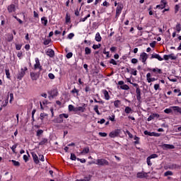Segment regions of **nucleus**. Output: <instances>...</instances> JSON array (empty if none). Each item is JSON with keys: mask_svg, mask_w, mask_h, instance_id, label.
I'll use <instances>...</instances> for the list:
<instances>
[{"mask_svg": "<svg viewBox=\"0 0 181 181\" xmlns=\"http://www.w3.org/2000/svg\"><path fill=\"white\" fill-rule=\"evenodd\" d=\"M49 94L51 97H56L57 96V94H59V92L57 91V89H53L49 92Z\"/></svg>", "mask_w": 181, "mask_h": 181, "instance_id": "2eb2a0df", "label": "nucleus"}, {"mask_svg": "<svg viewBox=\"0 0 181 181\" xmlns=\"http://www.w3.org/2000/svg\"><path fill=\"white\" fill-rule=\"evenodd\" d=\"M76 159H77V158L76 157V154L71 153V160H76Z\"/></svg>", "mask_w": 181, "mask_h": 181, "instance_id": "de8ad7c7", "label": "nucleus"}, {"mask_svg": "<svg viewBox=\"0 0 181 181\" xmlns=\"http://www.w3.org/2000/svg\"><path fill=\"white\" fill-rule=\"evenodd\" d=\"M140 59H141L142 63L146 64V60H148V54H146V52L141 53V54L140 55Z\"/></svg>", "mask_w": 181, "mask_h": 181, "instance_id": "1a4fd4ad", "label": "nucleus"}, {"mask_svg": "<svg viewBox=\"0 0 181 181\" xmlns=\"http://www.w3.org/2000/svg\"><path fill=\"white\" fill-rule=\"evenodd\" d=\"M91 175H89L87 177H84V179L83 180V181H90L91 180Z\"/></svg>", "mask_w": 181, "mask_h": 181, "instance_id": "e433bc0d", "label": "nucleus"}, {"mask_svg": "<svg viewBox=\"0 0 181 181\" xmlns=\"http://www.w3.org/2000/svg\"><path fill=\"white\" fill-rule=\"evenodd\" d=\"M164 112H165V114H170V112H172V109L167 108L164 110Z\"/></svg>", "mask_w": 181, "mask_h": 181, "instance_id": "4d7b16f0", "label": "nucleus"}, {"mask_svg": "<svg viewBox=\"0 0 181 181\" xmlns=\"http://www.w3.org/2000/svg\"><path fill=\"white\" fill-rule=\"evenodd\" d=\"M70 20H71L70 16H69V14L66 13V23H69V22H70Z\"/></svg>", "mask_w": 181, "mask_h": 181, "instance_id": "8fccbe9b", "label": "nucleus"}, {"mask_svg": "<svg viewBox=\"0 0 181 181\" xmlns=\"http://www.w3.org/2000/svg\"><path fill=\"white\" fill-rule=\"evenodd\" d=\"M100 47H101V44L93 45V49H94V50H96V49H100Z\"/></svg>", "mask_w": 181, "mask_h": 181, "instance_id": "58836bf2", "label": "nucleus"}, {"mask_svg": "<svg viewBox=\"0 0 181 181\" xmlns=\"http://www.w3.org/2000/svg\"><path fill=\"white\" fill-rule=\"evenodd\" d=\"M71 57H73V52H69L66 54V59H71Z\"/></svg>", "mask_w": 181, "mask_h": 181, "instance_id": "603ef678", "label": "nucleus"}, {"mask_svg": "<svg viewBox=\"0 0 181 181\" xmlns=\"http://www.w3.org/2000/svg\"><path fill=\"white\" fill-rule=\"evenodd\" d=\"M150 159H155V158H158V154H152L150 156H148Z\"/></svg>", "mask_w": 181, "mask_h": 181, "instance_id": "6e6d98bb", "label": "nucleus"}, {"mask_svg": "<svg viewBox=\"0 0 181 181\" xmlns=\"http://www.w3.org/2000/svg\"><path fill=\"white\" fill-rule=\"evenodd\" d=\"M69 111H74V112H76V107H74L73 105H69Z\"/></svg>", "mask_w": 181, "mask_h": 181, "instance_id": "473e14b6", "label": "nucleus"}, {"mask_svg": "<svg viewBox=\"0 0 181 181\" xmlns=\"http://www.w3.org/2000/svg\"><path fill=\"white\" fill-rule=\"evenodd\" d=\"M120 88L122 90H129V86L128 85H122V86H120Z\"/></svg>", "mask_w": 181, "mask_h": 181, "instance_id": "72a5a7b5", "label": "nucleus"}, {"mask_svg": "<svg viewBox=\"0 0 181 181\" xmlns=\"http://www.w3.org/2000/svg\"><path fill=\"white\" fill-rule=\"evenodd\" d=\"M168 59H170L171 60H176V57L173 55V54L168 55Z\"/></svg>", "mask_w": 181, "mask_h": 181, "instance_id": "a19ab883", "label": "nucleus"}, {"mask_svg": "<svg viewBox=\"0 0 181 181\" xmlns=\"http://www.w3.org/2000/svg\"><path fill=\"white\" fill-rule=\"evenodd\" d=\"M96 165H98L99 166H109L110 162L104 158H100L96 160Z\"/></svg>", "mask_w": 181, "mask_h": 181, "instance_id": "f257e3e1", "label": "nucleus"}, {"mask_svg": "<svg viewBox=\"0 0 181 181\" xmlns=\"http://www.w3.org/2000/svg\"><path fill=\"white\" fill-rule=\"evenodd\" d=\"M78 111H81V112H84L86 111V107L81 106L75 107V112H78Z\"/></svg>", "mask_w": 181, "mask_h": 181, "instance_id": "a211bd4d", "label": "nucleus"}, {"mask_svg": "<svg viewBox=\"0 0 181 181\" xmlns=\"http://www.w3.org/2000/svg\"><path fill=\"white\" fill-rule=\"evenodd\" d=\"M114 105L116 108H119V105H121V101L120 100H115L114 102Z\"/></svg>", "mask_w": 181, "mask_h": 181, "instance_id": "cd10ccee", "label": "nucleus"}, {"mask_svg": "<svg viewBox=\"0 0 181 181\" xmlns=\"http://www.w3.org/2000/svg\"><path fill=\"white\" fill-rule=\"evenodd\" d=\"M161 2L163 4V5H158L156 8H160V9H163L166 6V1L165 0H161Z\"/></svg>", "mask_w": 181, "mask_h": 181, "instance_id": "5701e85b", "label": "nucleus"}, {"mask_svg": "<svg viewBox=\"0 0 181 181\" xmlns=\"http://www.w3.org/2000/svg\"><path fill=\"white\" fill-rule=\"evenodd\" d=\"M8 98H9V96H8V98H7V99H6V100H5V104H4L3 105H2V107H6L7 105H8Z\"/></svg>", "mask_w": 181, "mask_h": 181, "instance_id": "052dcab7", "label": "nucleus"}, {"mask_svg": "<svg viewBox=\"0 0 181 181\" xmlns=\"http://www.w3.org/2000/svg\"><path fill=\"white\" fill-rule=\"evenodd\" d=\"M13 100V93H10V101L9 103H11Z\"/></svg>", "mask_w": 181, "mask_h": 181, "instance_id": "0e129e2a", "label": "nucleus"}, {"mask_svg": "<svg viewBox=\"0 0 181 181\" xmlns=\"http://www.w3.org/2000/svg\"><path fill=\"white\" fill-rule=\"evenodd\" d=\"M48 77H49V78H50L51 80H54V74H48Z\"/></svg>", "mask_w": 181, "mask_h": 181, "instance_id": "bf43d9fd", "label": "nucleus"}, {"mask_svg": "<svg viewBox=\"0 0 181 181\" xmlns=\"http://www.w3.org/2000/svg\"><path fill=\"white\" fill-rule=\"evenodd\" d=\"M110 64H113L114 66H117V61L115 60L114 59H110Z\"/></svg>", "mask_w": 181, "mask_h": 181, "instance_id": "37998d69", "label": "nucleus"}, {"mask_svg": "<svg viewBox=\"0 0 181 181\" xmlns=\"http://www.w3.org/2000/svg\"><path fill=\"white\" fill-rule=\"evenodd\" d=\"M124 112H126V114H131V112H132V109L127 106L124 109Z\"/></svg>", "mask_w": 181, "mask_h": 181, "instance_id": "a878e982", "label": "nucleus"}, {"mask_svg": "<svg viewBox=\"0 0 181 181\" xmlns=\"http://www.w3.org/2000/svg\"><path fill=\"white\" fill-rule=\"evenodd\" d=\"M7 10L8 13H12V12H15V11H16V6H15V4H10L9 6H8Z\"/></svg>", "mask_w": 181, "mask_h": 181, "instance_id": "0eeeda50", "label": "nucleus"}, {"mask_svg": "<svg viewBox=\"0 0 181 181\" xmlns=\"http://www.w3.org/2000/svg\"><path fill=\"white\" fill-rule=\"evenodd\" d=\"M150 59H157L159 62H162V60H163V58H162L158 54H153Z\"/></svg>", "mask_w": 181, "mask_h": 181, "instance_id": "f8f14e48", "label": "nucleus"}, {"mask_svg": "<svg viewBox=\"0 0 181 181\" xmlns=\"http://www.w3.org/2000/svg\"><path fill=\"white\" fill-rule=\"evenodd\" d=\"M141 94L142 93L141 92V88H137V89H136V97L139 103H141V100L142 99V97H141Z\"/></svg>", "mask_w": 181, "mask_h": 181, "instance_id": "20e7f679", "label": "nucleus"}, {"mask_svg": "<svg viewBox=\"0 0 181 181\" xmlns=\"http://www.w3.org/2000/svg\"><path fill=\"white\" fill-rule=\"evenodd\" d=\"M42 134H43V130H42V129H38V130L37 131V134H36V136H40V135H42Z\"/></svg>", "mask_w": 181, "mask_h": 181, "instance_id": "79ce46f5", "label": "nucleus"}, {"mask_svg": "<svg viewBox=\"0 0 181 181\" xmlns=\"http://www.w3.org/2000/svg\"><path fill=\"white\" fill-rule=\"evenodd\" d=\"M94 111L98 114V115H101V113L98 110V105H95L93 108Z\"/></svg>", "mask_w": 181, "mask_h": 181, "instance_id": "c756f323", "label": "nucleus"}, {"mask_svg": "<svg viewBox=\"0 0 181 181\" xmlns=\"http://www.w3.org/2000/svg\"><path fill=\"white\" fill-rule=\"evenodd\" d=\"M73 37H74V33H71L70 34H69L68 39H73Z\"/></svg>", "mask_w": 181, "mask_h": 181, "instance_id": "680f3d73", "label": "nucleus"}, {"mask_svg": "<svg viewBox=\"0 0 181 181\" xmlns=\"http://www.w3.org/2000/svg\"><path fill=\"white\" fill-rule=\"evenodd\" d=\"M103 93L105 95V100H110V94L108 93V91L107 90H103Z\"/></svg>", "mask_w": 181, "mask_h": 181, "instance_id": "412c9836", "label": "nucleus"}, {"mask_svg": "<svg viewBox=\"0 0 181 181\" xmlns=\"http://www.w3.org/2000/svg\"><path fill=\"white\" fill-rule=\"evenodd\" d=\"M45 117H47V114H45V113H41L40 114V119L42 121H43V119H45Z\"/></svg>", "mask_w": 181, "mask_h": 181, "instance_id": "09e8293b", "label": "nucleus"}, {"mask_svg": "<svg viewBox=\"0 0 181 181\" xmlns=\"http://www.w3.org/2000/svg\"><path fill=\"white\" fill-rule=\"evenodd\" d=\"M16 146H18L16 144H14L12 146V147L11 148V149L13 151V152L15 153V149L16 148Z\"/></svg>", "mask_w": 181, "mask_h": 181, "instance_id": "69168bd1", "label": "nucleus"}, {"mask_svg": "<svg viewBox=\"0 0 181 181\" xmlns=\"http://www.w3.org/2000/svg\"><path fill=\"white\" fill-rule=\"evenodd\" d=\"M85 54H91V49H90L88 47L85 48Z\"/></svg>", "mask_w": 181, "mask_h": 181, "instance_id": "7c9ffc66", "label": "nucleus"}, {"mask_svg": "<svg viewBox=\"0 0 181 181\" xmlns=\"http://www.w3.org/2000/svg\"><path fill=\"white\" fill-rule=\"evenodd\" d=\"M150 70H151L153 73H158V74H162V69H160L158 68H154Z\"/></svg>", "mask_w": 181, "mask_h": 181, "instance_id": "aec40b11", "label": "nucleus"}, {"mask_svg": "<svg viewBox=\"0 0 181 181\" xmlns=\"http://www.w3.org/2000/svg\"><path fill=\"white\" fill-rule=\"evenodd\" d=\"M132 63L133 64H136V63H138V60H137L136 59H135V58H133V59H132Z\"/></svg>", "mask_w": 181, "mask_h": 181, "instance_id": "e2e57ef3", "label": "nucleus"}, {"mask_svg": "<svg viewBox=\"0 0 181 181\" xmlns=\"http://www.w3.org/2000/svg\"><path fill=\"white\" fill-rule=\"evenodd\" d=\"M57 122H58V124H62V122H63V119L62 117H60V115L59 117L57 119Z\"/></svg>", "mask_w": 181, "mask_h": 181, "instance_id": "c03bdc74", "label": "nucleus"}, {"mask_svg": "<svg viewBox=\"0 0 181 181\" xmlns=\"http://www.w3.org/2000/svg\"><path fill=\"white\" fill-rule=\"evenodd\" d=\"M71 93L72 94H74H74H76V96L78 97L79 90L78 89H76V88H74L72 90H71Z\"/></svg>", "mask_w": 181, "mask_h": 181, "instance_id": "b1692460", "label": "nucleus"}, {"mask_svg": "<svg viewBox=\"0 0 181 181\" xmlns=\"http://www.w3.org/2000/svg\"><path fill=\"white\" fill-rule=\"evenodd\" d=\"M39 159L41 162H45V156L43 155H39Z\"/></svg>", "mask_w": 181, "mask_h": 181, "instance_id": "13d9d810", "label": "nucleus"}, {"mask_svg": "<svg viewBox=\"0 0 181 181\" xmlns=\"http://www.w3.org/2000/svg\"><path fill=\"white\" fill-rule=\"evenodd\" d=\"M159 117L160 116L158 114L153 113L148 117L147 121H152V119H155V118H159Z\"/></svg>", "mask_w": 181, "mask_h": 181, "instance_id": "ddd939ff", "label": "nucleus"}, {"mask_svg": "<svg viewBox=\"0 0 181 181\" xmlns=\"http://www.w3.org/2000/svg\"><path fill=\"white\" fill-rule=\"evenodd\" d=\"M40 76V74L39 73H35V72H31L30 73V77L33 81H36L37 78H39V76Z\"/></svg>", "mask_w": 181, "mask_h": 181, "instance_id": "9d476101", "label": "nucleus"}, {"mask_svg": "<svg viewBox=\"0 0 181 181\" xmlns=\"http://www.w3.org/2000/svg\"><path fill=\"white\" fill-rule=\"evenodd\" d=\"M171 108L175 111V112H178V114H181V107L179 106H173Z\"/></svg>", "mask_w": 181, "mask_h": 181, "instance_id": "dca6fc26", "label": "nucleus"}, {"mask_svg": "<svg viewBox=\"0 0 181 181\" xmlns=\"http://www.w3.org/2000/svg\"><path fill=\"white\" fill-rule=\"evenodd\" d=\"M11 162H12L13 165L14 166H16L17 168H19V166H21V163H19L18 161H16L15 160H11Z\"/></svg>", "mask_w": 181, "mask_h": 181, "instance_id": "bb28decb", "label": "nucleus"}, {"mask_svg": "<svg viewBox=\"0 0 181 181\" xmlns=\"http://www.w3.org/2000/svg\"><path fill=\"white\" fill-rule=\"evenodd\" d=\"M47 139L43 138L42 141L38 144V145H45V144H47Z\"/></svg>", "mask_w": 181, "mask_h": 181, "instance_id": "c85d7f7f", "label": "nucleus"}, {"mask_svg": "<svg viewBox=\"0 0 181 181\" xmlns=\"http://www.w3.org/2000/svg\"><path fill=\"white\" fill-rule=\"evenodd\" d=\"M173 173L172 171H167L164 173V176H172Z\"/></svg>", "mask_w": 181, "mask_h": 181, "instance_id": "4c0bfd02", "label": "nucleus"}, {"mask_svg": "<svg viewBox=\"0 0 181 181\" xmlns=\"http://www.w3.org/2000/svg\"><path fill=\"white\" fill-rule=\"evenodd\" d=\"M47 56H49V57H54V51L52 49H49L46 52Z\"/></svg>", "mask_w": 181, "mask_h": 181, "instance_id": "4468645a", "label": "nucleus"}, {"mask_svg": "<svg viewBox=\"0 0 181 181\" xmlns=\"http://www.w3.org/2000/svg\"><path fill=\"white\" fill-rule=\"evenodd\" d=\"M28 68L25 67L24 69L22 68L20 71H18V74H17V78L18 80H22L23 78V76L26 74L25 72L27 71Z\"/></svg>", "mask_w": 181, "mask_h": 181, "instance_id": "f03ea898", "label": "nucleus"}, {"mask_svg": "<svg viewBox=\"0 0 181 181\" xmlns=\"http://www.w3.org/2000/svg\"><path fill=\"white\" fill-rule=\"evenodd\" d=\"M175 30L179 33L181 30L180 23H177L175 27Z\"/></svg>", "mask_w": 181, "mask_h": 181, "instance_id": "c9c22d12", "label": "nucleus"}, {"mask_svg": "<svg viewBox=\"0 0 181 181\" xmlns=\"http://www.w3.org/2000/svg\"><path fill=\"white\" fill-rule=\"evenodd\" d=\"M60 118H69V115H67V114H61L60 115Z\"/></svg>", "mask_w": 181, "mask_h": 181, "instance_id": "864d4df0", "label": "nucleus"}, {"mask_svg": "<svg viewBox=\"0 0 181 181\" xmlns=\"http://www.w3.org/2000/svg\"><path fill=\"white\" fill-rule=\"evenodd\" d=\"M51 42H52V40H45L44 41V45H45V46H47V45H49Z\"/></svg>", "mask_w": 181, "mask_h": 181, "instance_id": "3c124183", "label": "nucleus"}, {"mask_svg": "<svg viewBox=\"0 0 181 181\" xmlns=\"http://www.w3.org/2000/svg\"><path fill=\"white\" fill-rule=\"evenodd\" d=\"M147 173H138L136 174V177L139 179H144V177H145L146 176Z\"/></svg>", "mask_w": 181, "mask_h": 181, "instance_id": "f3484780", "label": "nucleus"}, {"mask_svg": "<svg viewBox=\"0 0 181 181\" xmlns=\"http://www.w3.org/2000/svg\"><path fill=\"white\" fill-rule=\"evenodd\" d=\"M8 42H12L13 40V35L11 34L8 35Z\"/></svg>", "mask_w": 181, "mask_h": 181, "instance_id": "f704fd0d", "label": "nucleus"}, {"mask_svg": "<svg viewBox=\"0 0 181 181\" xmlns=\"http://www.w3.org/2000/svg\"><path fill=\"white\" fill-rule=\"evenodd\" d=\"M105 122V119H100V121H98V124H104Z\"/></svg>", "mask_w": 181, "mask_h": 181, "instance_id": "338daca9", "label": "nucleus"}, {"mask_svg": "<svg viewBox=\"0 0 181 181\" xmlns=\"http://www.w3.org/2000/svg\"><path fill=\"white\" fill-rule=\"evenodd\" d=\"M147 165L148 166H152V163L151 162V158L149 157L147 158Z\"/></svg>", "mask_w": 181, "mask_h": 181, "instance_id": "5fc2aeb1", "label": "nucleus"}, {"mask_svg": "<svg viewBox=\"0 0 181 181\" xmlns=\"http://www.w3.org/2000/svg\"><path fill=\"white\" fill-rule=\"evenodd\" d=\"M107 133L105 132H99V136H102L103 138H105V136H107Z\"/></svg>", "mask_w": 181, "mask_h": 181, "instance_id": "49530a36", "label": "nucleus"}, {"mask_svg": "<svg viewBox=\"0 0 181 181\" xmlns=\"http://www.w3.org/2000/svg\"><path fill=\"white\" fill-rule=\"evenodd\" d=\"M16 50H21L22 49V45L16 44Z\"/></svg>", "mask_w": 181, "mask_h": 181, "instance_id": "a18cd8bd", "label": "nucleus"}, {"mask_svg": "<svg viewBox=\"0 0 181 181\" xmlns=\"http://www.w3.org/2000/svg\"><path fill=\"white\" fill-rule=\"evenodd\" d=\"M5 71L7 78H11V73H9V69H6Z\"/></svg>", "mask_w": 181, "mask_h": 181, "instance_id": "ea45409f", "label": "nucleus"}, {"mask_svg": "<svg viewBox=\"0 0 181 181\" xmlns=\"http://www.w3.org/2000/svg\"><path fill=\"white\" fill-rule=\"evenodd\" d=\"M162 149L164 151H168V149H175V146L173 144H163L161 145Z\"/></svg>", "mask_w": 181, "mask_h": 181, "instance_id": "39448f33", "label": "nucleus"}, {"mask_svg": "<svg viewBox=\"0 0 181 181\" xmlns=\"http://www.w3.org/2000/svg\"><path fill=\"white\" fill-rule=\"evenodd\" d=\"M90 152V148L86 147L83 149V151L80 153V155H86Z\"/></svg>", "mask_w": 181, "mask_h": 181, "instance_id": "6ab92c4d", "label": "nucleus"}, {"mask_svg": "<svg viewBox=\"0 0 181 181\" xmlns=\"http://www.w3.org/2000/svg\"><path fill=\"white\" fill-rule=\"evenodd\" d=\"M41 22L44 26H47V18L46 17H42L41 18Z\"/></svg>", "mask_w": 181, "mask_h": 181, "instance_id": "4be33fe9", "label": "nucleus"}, {"mask_svg": "<svg viewBox=\"0 0 181 181\" xmlns=\"http://www.w3.org/2000/svg\"><path fill=\"white\" fill-rule=\"evenodd\" d=\"M23 160H25V162H28V160H29V158L28 157V156L24 155Z\"/></svg>", "mask_w": 181, "mask_h": 181, "instance_id": "774afa93", "label": "nucleus"}, {"mask_svg": "<svg viewBox=\"0 0 181 181\" xmlns=\"http://www.w3.org/2000/svg\"><path fill=\"white\" fill-rule=\"evenodd\" d=\"M119 134H121V129H115L109 134V136H110V138H115L118 136Z\"/></svg>", "mask_w": 181, "mask_h": 181, "instance_id": "7ed1b4c3", "label": "nucleus"}, {"mask_svg": "<svg viewBox=\"0 0 181 181\" xmlns=\"http://www.w3.org/2000/svg\"><path fill=\"white\" fill-rule=\"evenodd\" d=\"M144 135H148V136H153L154 132H150L146 130L144 131Z\"/></svg>", "mask_w": 181, "mask_h": 181, "instance_id": "2f4dec72", "label": "nucleus"}, {"mask_svg": "<svg viewBox=\"0 0 181 181\" xmlns=\"http://www.w3.org/2000/svg\"><path fill=\"white\" fill-rule=\"evenodd\" d=\"M31 155H32L33 161L35 162V163H36V165H37V163H39V157H37V155L35 152L31 153Z\"/></svg>", "mask_w": 181, "mask_h": 181, "instance_id": "9b49d317", "label": "nucleus"}, {"mask_svg": "<svg viewBox=\"0 0 181 181\" xmlns=\"http://www.w3.org/2000/svg\"><path fill=\"white\" fill-rule=\"evenodd\" d=\"M95 39L96 42H101V35H100V33H96Z\"/></svg>", "mask_w": 181, "mask_h": 181, "instance_id": "393cba45", "label": "nucleus"}, {"mask_svg": "<svg viewBox=\"0 0 181 181\" xmlns=\"http://www.w3.org/2000/svg\"><path fill=\"white\" fill-rule=\"evenodd\" d=\"M35 70L39 69L40 71H42V66H40V61L39 58H35V64L34 65Z\"/></svg>", "mask_w": 181, "mask_h": 181, "instance_id": "423d86ee", "label": "nucleus"}, {"mask_svg": "<svg viewBox=\"0 0 181 181\" xmlns=\"http://www.w3.org/2000/svg\"><path fill=\"white\" fill-rule=\"evenodd\" d=\"M122 9H124V6L122 4L117 6V8H116V16H119L121 12H122Z\"/></svg>", "mask_w": 181, "mask_h": 181, "instance_id": "6e6552de", "label": "nucleus"}]
</instances>
